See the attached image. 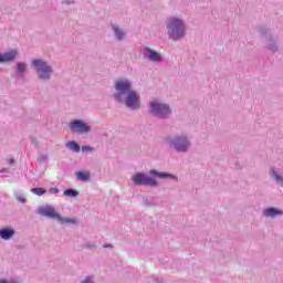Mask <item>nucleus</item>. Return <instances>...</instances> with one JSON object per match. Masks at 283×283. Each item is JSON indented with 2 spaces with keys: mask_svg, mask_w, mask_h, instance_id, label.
<instances>
[{
  "mask_svg": "<svg viewBox=\"0 0 283 283\" xmlns=\"http://www.w3.org/2000/svg\"><path fill=\"white\" fill-rule=\"evenodd\" d=\"M115 90L117 93L115 94V98L122 103L123 96L126 95L125 105L130 109H138L140 107V97L136 91L132 90V83L127 80H117L115 82Z\"/></svg>",
  "mask_w": 283,
  "mask_h": 283,
  "instance_id": "obj_1",
  "label": "nucleus"
},
{
  "mask_svg": "<svg viewBox=\"0 0 283 283\" xmlns=\"http://www.w3.org/2000/svg\"><path fill=\"white\" fill-rule=\"evenodd\" d=\"M167 29L169 36L172 38L174 41H178V39L185 36V23H182L180 19H170Z\"/></svg>",
  "mask_w": 283,
  "mask_h": 283,
  "instance_id": "obj_2",
  "label": "nucleus"
},
{
  "mask_svg": "<svg viewBox=\"0 0 283 283\" xmlns=\"http://www.w3.org/2000/svg\"><path fill=\"white\" fill-rule=\"evenodd\" d=\"M39 213L40 216L59 220L61 224H76V220L61 217V214L56 213V210H54L52 207L40 208Z\"/></svg>",
  "mask_w": 283,
  "mask_h": 283,
  "instance_id": "obj_3",
  "label": "nucleus"
},
{
  "mask_svg": "<svg viewBox=\"0 0 283 283\" xmlns=\"http://www.w3.org/2000/svg\"><path fill=\"white\" fill-rule=\"evenodd\" d=\"M32 65L35 67L39 77L43 81H48L50 78V74H52V67L48 65L43 60H33Z\"/></svg>",
  "mask_w": 283,
  "mask_h": 283,
  "instance_id": "obj_4",
  "label": "nucleus"
},
{
  "mask_svg": "<svg viewBox=\"0 0 283 283\" xmlns=\"http://www.w3.org/2000/svg\"><path fill=\"white\" fill-rule=\"evenodd\" d=\"M150 114L158 118H167L171 114V109L166 104H160L156 101L150 102Z\"/></svg>",
  "mask_w": 283,
  "mask_h": 283,
  "instance_id": "obj_5",
  "label": "nucleus"
},
{
  "mask_svg": "<svg viewBox=\"0 0 283 283\" xmlns=\"http://www.w3.org/2000/svg\"><path fill=\"white\" fill-rule=\"evenodd\" d=\"M73 134H87L92 128L84 122L74 120L70 124Z\"/></svg>",
  "mask_w": 283,
  "mask_h": 283,
  "instance_id": "obj_6",
  "label": "nucleus"
},
{
  "mask_svg": "<svg viewBox=\"0 0 283 283\" xmlns=\"http://www.w3.org/2000/svg\"><path fill=\"white\" fill-rule=\"evenodd\" d=\"M174 147L177 151H187L189 148V142L187 140V137H177L174 140Z\"/></svg>",
  "mask_w": 283,
  "mask_h": 283,
  "instance_id": "obj_7",
  "label": "nucleus"
},
{
  "mask_svg": "<svg viewBox=\"0 0 283 283\" xmlns=\"http://www.w3.org/2000/svg\"><path fill=\"white\" fill-rule=\"evenodd\" d=\"M146 56L150 60V61H163V56L160 55V53L153 51L149 48H146Z\"/></svg>",
  "mask_w": 283,
  "mask_h": 283,
  "instance_id": "obj_8",
  "label": "nucleus"
},
{
  "mask_svg": "<svg viewBox=\"0 0 283 283\" xmlns=\"http://www.w3.org/2000/svg\"><path fill=\"white\" fill-rule=\"evenodd\" d=\"M14 59H17V51L13 50L0 55V63H8L10 61H14Z\"/></svg>",
  "mask_w": 283,
  "mask_h": 283,
  "instance_id": "obj_9",
  "label": "nucleus"
},
{
  "mask_svg": "<svg viewBox=\"0 0 283 283\" xmlns=\"http://www.w3.org/2000/svg\"><path fill=\"white\" fill-rule=\"evenodd\" d=\"M14 235V229L4 228L0 230V238L2 240H10Z\"/></svg>",
  "mask_w": 283,
  "mask_h": 283,
  "instance_id": "obj_10",
  "label": "nucleus"
},
{
  "mask_svg": "<svg viewBox=\"0 0 283 283\" xmlns=\"http://www.w3.org/2000/svg\"><path fill=\"white\" fill-rule=\"evenodd\" d=\"M264 216H266V218H275V216H282V210L269 208L264 211Z\"/></svg>",
  "mask_w": 283,
  "mask_h": 283,
  "instance_id": "obj_11",
  "label": "nucleus"
},
{
  "mask_svg": "<svg viewBox=\"0 0 283 283\" xmlns=\"http://www.w3.org/2000/svg\"><path fill=\"white\" fill-rule=\"evenodd\" d=\"M133 181L135 185H144L145 182V175L143 174H136L134 177H133Z\"/></svg>",
  "mask_w": 283,
  "mask_h": 283,
  "instance_id": "obj_12",
  "label": "nucleus"
},
{
  "mask_svg": "<svg viewBox=\"0 0 283 283\" xmlns=\"http://www.w3.org/2000/svg\"><path fill=\"white\" fill-rule=\"evenodd\" d=\"M150 176H157V178H174V176L167 172H158L157 170H150Z\"/></svg>",
  "mask_w": 283,
  "mask_h": 283,
  "instance_id": "obj_13",
  "label": "nucleus"
},
{
  "mask_svg": "<svg viewBox=\"0 0 283 283\" xmlns=\"http://www.w3.org/2000/svg\"><path fill=\"white\" fill-rule=\"evenodd\" d=\"M66 147H69V149H72V151H76V153L81 151V146L76 144V142H69L66 144Z\"/></svg>",
  "mask_w": 283,
  "mask_h": 283,
  "instance_id": "obj_14",
  "label": "nucleus"
},
{
  "mask_svg": "<svg viewBox=\"0 0 283 283\" xmlns=\"http://www.w3.org/2000/svg\"><path fill=\"white\" fill-rule=\"evenodd\" d=\"M144 185H146L148 187H156L157 182H156V179L145 176L144 177Z\"/></svg>",
  "mask_w": 283,
  "mask_h": 283,
  "instance_id": "obj_15",
  "label": "nucleus"
},
{
  "mask_svg": "<svg viewBox=\"0 0 283 283\" xmlns=\"http://www.w3.org/2000/svg\"><path fill=\"white\" fill-rule=\"evenodd\" d=\"M77 178L78 180H84V181L90 180V171H78Z\"/></svg>",
  "mask_w": 283,
  "mask_h": 283,
  "instance_id": "obj_16",
  "label": "nucleus"
},
{
  "mask_svg": "<svg viewBox=\"0 0 283 283\" xmlns=\"http://www.w3.org/2000/svg\"><path fill=\"white\" fill-rule=\"evenodd\" d=\"M64 196H67L69 198H76V196H78V191L74 189H66L64 191Z\"/></svg>",
  "mask_w": 283,
  "mask_h": 283,
  "instance_id": "obj_17",
  "label": "nucleus"
},
{
  "mask_svg": "<svg viewBox=\"0 0 283 283\" xmlns=\"http://www.w3.org/2000/svg\"><path fill=\"white\" fill-rule=\"evenodd\" d=\"M31 192L35 196H43L46 192L45 188H32Z\"/></svg>",
  "mask_w": 283,
  "mask_h": 283,
  "instance_id": "obj_18",
  "label": "nucleus"
},
{
  "mask_svg": "<svg viewBox=\"0 0 283 283\" xmlns=\"http://www.w3.org/2000/svg\"><path fill=\"white\" fill-rule=\"evenodd\" d=\"M114 32H115V36L119 40L123 39V36H125V33L118 30V28H114Z\"/></svg>",
  "mask_w": 283,
  "mask_h": 283,
  "instance_id": "obj_19",
  "label": "nucleus"
},
{
  "mask_svg": "<svg viewBox=\"0 0 283 283\" xmlns=\"http://www.w3.org/2000/svg\"><path fill=\"white\" fill-rule=\"evenodd\" d=\"M273 176H274L276 182H283V178H282V176H280L277 174V171L273 170Z\"/></svg>",
  "mask_w": 283,
  "mask_h": 283,
  "instance_id": "obj_20",
  "label": "nucleus"
},
{
  "mask_svg": "<svg viewBox=\"0 0 283 283\" xmlns=\"http://www.w3.org/2000/svg\"><path fill=\"white\" fill-rule=\"evenodd\" d=\"M18 72H20V73L25 72V64L19 63L18 64Z\"/></svg>",
  "mask_w": 283,
  "mask_h": 283,
  "instance_id": "obj_21",
  "label": "nucleus"
},
{
  "mask_svg": "<svg viewBox=\"0 0 283 283\" xmlns=\"http://www.w3.org/2000/svg\"><path fill=\"white\" fill-rule=\"evenodd\" d=\"M92 150H94V148L90 146H82V151H92Z\"/></svg>",
  "mask_w": 283,
  "mask_h": 283,
  "instance_id": "obj_22",
  "label": "nucleus"
},
{
  "mask_svg": "<svg viewBox=\"0 0 283 283\" xmlns=\"http://www.w3.org/2000/svg\"><path fill=\"white\" fill-rule=\"evenodd\" d=\"M0 283H19L18 281L14 280H0Z\"/></svg>",
  "mask_w": 283,
  "mask_h": 283,
  "instance_id": "obj_23",
  "label": "nucleus"
},
{
  "mask_svg": "<svg viewBox=\"0 0 283 283\" xmlns=\"http://www.w3.org/2000/svg\"><path fill=\"white\" fill-rule=\"evenodd\" d=\"M82 283H94V281L91 277H86Z\"/></svg>",
  "mask_w": 283,
  "mask_h": 283,
  "instance_id": "obj_24",
  "label": "nucleus"
},
{
  "mask_svg": "<svg viewBox=\"0 0 283 283\" xmlns=\"http://www.w3.org/2000/svg\"><path fill=\"white\" fill-rule=\"evenodd\" d=\"M50 191L51 193H59V188H51Z\"/></svg>",
  "mask_w": 283,
  "mask_h": 283,
  "instance_id": "obj_25",
  "label": "nucleus"
},
{
  "mask_svg": "<svg viewBox=\"0 0 283 283\" xmlns=\"http://www.w3.org/2000/svg\"><path fill=\"white\" fill-rule=\"evenodd\" d=\"M18 200H20V202H25V199L21 197H19Z\"/></svg>",
  "mask_w": 283,
  "mask_h": 283,
  "instance_id": "obj_26",
  "label": "nucleus"
},
{
  "mask_svg": "<svg viewBox=\"0 0 283 283\" xmlns=\"http://www.w3.org/2000/svg\"><path fill=\"white\" fill-rule=\"evenodd\" d=\"M109 248H112V245H104V249H109Z\"/></svg>",
  "mask_w": 283,
  "mask_h": 283,
  "instance_id": "obj_27",
  "label": "nucleus"
},
{
  "mask_svg": "<svg viewBox=\"0 0 283 283\" xmlns=\"http://www.w3.org/2000/svg\"><path fill=\"white\" fill-rule=\"evenodd\" d=\"M10 163L12 164V163H14V160H13V159H11V160H10Z\"/></svg>",
  "mask_w": 283,
  "mask_h": 283,
  "instance_id": "obj_28",
  "label": "nucleus"
}]
</instances>
